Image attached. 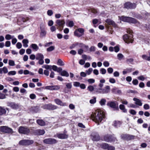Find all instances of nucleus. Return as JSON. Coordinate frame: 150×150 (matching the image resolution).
<instances>
[{
  "mask_svg": "<svg viewBox=\"0 0 150 150\" xmlns=\"http://www.w3.org/2000/svg\"><path fill=\"white\" fill-rule=\"evenodd\" d=\"M91 117L93 120L98 123V125H99V123L101 122L105 118V112L102 110L98 109L96 110L95 112L93 113L91 115Z\"/></svg>",
  "mask_w": 150,
  "mask_h": 150,
  "instance_id": "1",
  "label": "nucleus"
},
{
  "mask_svg": "<svg viewBox=\"0 0 150 150\" xmlns=\"http://www.w3.org/2000/svg\"><path fill=\"white\" fill-rule=\"evenodd\" d=\"M127 32L128 33L130 34V35H128L127 34L125 35L123 37V40L125 42L127 43H129L130 42L132 43L133 41V35L132 34V33H133L132 31L130 28H129L127 30Z\"/></svg>",
  "mask_w": 150,
  "mask_h": 150,
  "instance_id": "2",
  "label": "nucleus"
},
{
  "mask_svg": "<svg viewBox=\"0 0 150 150\" xmlns=\"http://www.w3.org/2000/svg\"><path fill=\"white\" fill-rule=\"evenodd\" d=\"M120 19L121 20L124 22L133 23H137V21L136 19L129 17L122 16L120 18Z\"/></svg>",
  "mask_w": 150,
  "mask_h": 150,
  "instance_id": "3",
  "label": "nucleus"
},
{
  "mask_svg": "<svg viewBox=\"0 0 150 150\" xmlns=\"http://www.w3.org/2000/svg\"><path fill=\"white\" fill-rule=\"evenodd\" d=\"M110 90V87L109 86H107L105 88H99L97 89L96 92L99 93L105 94L108 93Z\"/></svg>",
  "mask_w": 150,
  "mask_h": 150,
  "instance_id": "4",
  "label": "nucleus"
},
{
  "mask_svg": "<svg viewBox=\"0 0 150 150\" xmlns=\"http://www.w3.org/2000/svg\"><path fill=\"white\" fill-rule=\"evenodd\" d=\"M0 131L4 133L12 134L13 132L12 129L6 126H1L0 127Z\"/></svg>",
  "mask_w": 150,
  "mask_h": 150,
  "instance_id": "5",
  "label": "nucleus"
},
{
  "mask_svg": "<svg viewBox=\"0 0 150 150\" xmlns=\"http://www.w3.org/2000/svg\"><path fill=\"white\" fill-rule=\"evenodd\" d=\"M33 143L34 141L33 140L23 139L20 141L19 144L22 146H27L32 144Z\"/></svg>",
  "mask_w": 150,
  "mask_h": 150,
  "instance_id": "6",
  "label": "nucleus"
},
{
  "mask_svg": "<svg viewBox=\"0 0 150 150\" xmlns=\"http://www.w3.org/2000/svg\"><path fill=\"white\" fill-rule=\"evenodd\" d=\"M41 108L44 109L52 110L57 109L58 107L51 103H49L44 105L41 106Z\"/></svg>",
  "mask_w": 150,
  "mask_h": 150,
  "instance_id": "7",
  "label": "nucleus"
},
{
  "mask_svg": "<svg viewBox=\"0 0 150 150\" xmlns=\"http://www.w3.org/2000/svg\"><path fill=\"white\" fill-rule=\"evenodd\" d=\"M107 105L113 109L115 110H118V104L114 101H110L107 103Z\"/></svg>",
  "mask_w": 150,
  "mask_h": 150,
  "instance_id": "8",
  "label": "nucleus"
},
{
  "mask_svg": "<svg viewBox=\"0 0 150 150\" xmlns=\"http://www.w3.org/2000/svg\"><path fill=\"white\" fill-rule=\"evenodd\" d=\"M114 134L112 135H106L104 137V140L108 142H111L113 141H115L116 138L114 136Z\"/></svg>",
  "mask_w": 150,
  "mask_h": 150,
  "instance_id": "9",
  "label": "nucleus"
},
{
  "mask_svg": "<svg viewBox=\"0 0 150 150\" xmlns=\"http://www.w3.org/2000/svg\"><path fill=\"white\" fill-rule=\"evenodd\" d=\"M18 132L21 134H27L30 132V130L27 127L21 126L19 127Z\"/></svg>",
  "mask_w": 150,
  "mask_h": 150,
  "instance_id": "10",
  "label": "nucleus"
},
{
  "mask_svg": "<svg viewBox=\"0 0 150 150\" xmlns=\"http://www.w3.org/2000/svg\"><path fill=\"white\" fill-rule=\"evenodd\" d=\"M136 5L135 3H132L129 2L125 4L124 8L127 9H133L136 7Z\"/></svg>",
  "mask_w": 150,
  "mask_h": 150,
  "instance_id": "11",
  "label": "nucleus"
},
{
  "mask_svg": "<svg viewBox=\"0 0 150 150\" xmlns=\"http://www.w3.org/2000/svg\"><path fill=\"white\" fill-rule=\"evenodd\" d=\"M43 142L47 144H52L56 143L57 141L54 139L48 138L45 139Z\"/></svg>",
  "mask_w": 150,
  "mask_h": 150,
  "instance_id": "12",
  "label": "nucleus"
},
{
  "mask_svg": "<svg viewBox=\"0 0 150 150\" xmlns=\"http://www.w3.org/2000/svg\"><path fill=\"white\" fill-rule=\"evenodd\" d=\"M122 139L124 140H129L133 139L134 138V136L127 134H122L121 136Z\"/></svg>",
  "mask_w": 150,
  "mask_h": 150,
  "instance_id": "13",
  "label": "nucleus"
},
{
  "mask_svg": "<svg viewBox=\"0 0 150 150\" xmlns=\"http://www.w3.org/2000/svg\"><path fill=\"white\" fill-rule=\"evenodd\" d=\"M105 22L107 24H106V25L108 28H109V27L107 26V25H112L115 27L116 26V24L115 22L110 19H107L105 20Z\"/></svg>",
  "mask_w": 150,
  "mask_h": 150,
  "instance_id": "14",
  "label": "nucleus"
},
{
  "mask_svg": "<svg viewBox=\"0 0 150 150\" xmlns=\"http://www.w3.org/2000/svg\"><path fill=\"white\" fill-rule=\"evenodd\" d=\"M45 132L44 129H36L33 132V134L35 135H42L44 134Z\"/></svg>",
  "mask_w": 150,
  "mask_h": 150,
  "instance_id": "15",
  "label": "nucleus"
},
{
  "mask_svg": "<svg viewBox=\"0 0 150 150\" xmlns=\"http://www.w3.org/2000/svg\"><path fill=\"white\" fill-rule=\"evenodd\" d=\"M91 137H92V140L95 141H98L100 138L99 135L97 133L92 134Z\"/></svg>",
  "mask_w": 150,
  "mask_h": 150,
  "instance_id": "16",
  "label": "nucleus"
},
{
  "mask_svg": "<svg viewBox=\"0 0 150 150\" xmlns=\"http://www.w3.org/2000/svg\"><path fill=\"white\" fill-rule=\"evenodd\" d=\"M56 23L59 26L62 27V28L65 23L64 21L62 20H57L56 21Z\"/></svg>",
  "mask_w": 150,
  "mask_h": 150,
  "instance_id": "17",
  "label": "nucleus"
},
{
  "mask_svg": "<svg viewBox=\"0 0 150 150\" xmlns=\"http://www.w3.org/2000/svg\"><path fill=\"white\" fill-rule=\"evenodd\" d=\"M55 102L57 104L62 106H65L67 105L66 103H63L60 99L57 98L54 100Z\"/></svg>",
  "mask_w": 150,
  "mask_h": 150,
  "instance_id": "18",
  "label": "nucleus"
},
{
  "mask_svg": "<svg viewBox=\"0 0 150 150\" xmlns=\"http://www.w3.org/2000/svg\"><path fill=\"white\" fill-rule=\"evenodd\" d=\"M56 135L60 139H66L68 137L67 135L64 133H57V134Z\"/></svg>",
  "mask_w": 150,
  "mask_h": 150,
  "instance_id": "19",
  "label": "nucleus"
},
{
  "mask_svg": "<svg viewBox=\"0 0 150 150\" xmlns=\"http://www.w3.org/2000/svg\"><path fill=\"white\" fill-rule=\"evenodd\" d=\"M30 110L34 112H37L40 110L38 106H33L30 108Z\"/></svg>",
  "mask_w": 150,
  "mask_h": 150,
  "instance_id": "20",
  "label": "nucleus"
},
{
  "mask_svg": "<svg viewBox=\"0 0 150 150\" xmlns=\"http://www.w3.org/2000/svg\"><path fill=\"white\" fill-rule=\"evenodd\" d=\"M37 123L40 126H43L46 125L45 122L42 119H38L36 120Z\"/></svg>",
  "mask_w": 150,
  "mask_h": 150,
  "instance_id": "21",
  "label": "nucleus"
},
{
  "mask_svg": "<svg viewBox=\"0 0 150 150\" xmlns=\"http://www.w3.org/2000/svg\"><path fill=\"white\" fill-rule=\"evenodd\" d=\"M43 55L41 53H38L36 55V59L37 60H39L42 59H44Z\"/></svg>",
  "mask_w": 150,
  "mask_h": 150,
  "instance_id": "22",
  "label": "nucleus"
},
{
  "mask_svg": "<svg viewBox=\"0 0 150 150\" xmlns=\"http://www.w3.org/2000/svg\"><path fill=\"white\" fill-rule=\"evenodd\" d=\"M133 100L134 101H135V103L136 105H138L140 106L142 105V103L139 99L136 98H134Z\"/></svg>",
  "mask_w": 150,
  "mask_h": 150,
  "instance_id": "23",
  "label": "nucleus"
},
{
  "mask_svg": "<svg viewBox=\"0 0 150 150\" xmlns=\"http://www.w3.org/2000/svg\"><path fill=\"white\" fill-rule=\"evenodd\" d=\"M149 56H147L146 54L142 55V57L144 60L149 61H150V52H149Z\"/></svg>",
  "mask_w": 150,
  "mask_h": 150,
  "instance_id": "24",
  "label": "nucleus"
},
{
  "mask_svg": "<svg viewBox=\"0 0 150 150\" xmlns=\"http://www.w3.org/2000/svg\"><path fill=\"white\" fill-rule=\"evenodd\" d=\"M60 74L62 76L68 77L69 76V73L65 70H63L60 73Z\"/></svg>",
  "mask_w": 150,
  "mask_h": 150,
  "instance_id": "25",
  "label": "nucleus"
},
{
  "mask_svg": "<svg viewBox=\"0 0 150 150\" xmlns=\"http://www.w3.org/2000/svg\"><path fill=\"white\" fill-rule=\"evenodd\" d=\"M31 47L35 51H37L39 49L38 46L35 44H32L31 45Z\"/></svg>",
  "mask_w": 150,
  "mask_h": 150,
  "instance_id": "26",
  "label": "nucleus"
},
{
  "mask_svg": "<svg viewBox=\"0 0 150 150\" xmlns=\"http://www.w3.org/2000/svg\"><path fill=\"white\" fill-rule=\"evenodd\" d=\"M22 43L23 44V46L25 47H28V41L27 39H24L22 41Z\"/></svg>",
  "mask_w": 150,
  "mask_h": 150,
  "instance_id": "27",
  "label": "nucleus"
},
{
  "mask_svg": "<svg viewBox=\"0 0 150 150\" xmlns=\"http://www.w3.org/2000/svg\"><path fill=\"white\" fill-rule=\"evenodd\" d=\"M77 46H78L79 47H85L86 49H88V46L85 45L82 43L77 42Z\"/></svg>",
  "mask_w": 150,
  "mask_h": 150,
  "instance_id": "28",
  "label": "nucleus"
},
{
  "mask_svg": "<svg viewBox=\"0 0 150 150\" xmlns=\"http://www.w3.org/2000/svg\"><path fill=\"white\" fill-rule=\"evenodd\" d=\"M9 106L12 108L14 109H16L18 108V106L17 105L13 103H10Z\"/></svg>",
  "mask_w": 150,
  "mask_h": 150,
  "instance_id": "29",
  "label": "nucleus"
},
{
  "mask_svg": "<svg viewBox=\"0 0 150 150\" xmlns=\"http://www.w3.org/2000/svg\"><path fill=\"white\" fill-rule=\"evenodd\" d=\"M121 124V123L119 121H115L114 122V126L116 127H120Z\"/></svg>",
  "mask_w": 150,
  "mask_h": 150,
  "instance_id": "30",
  "label": "nucleus"
},
{
  "mask_svg": "<svg viewBox=\"0 0 150 150\" xmlns=\"http://www.w3.org/2000/svg\"><path fill=\"white\" fill-rule=\"evenodd\" d=\"M119 108L124 112H127V110L125 108V106L122 104H121L119 106Z\"/></svg>",
  "mask_w": 150,
  "mask_h": 150,
  "instance_id": "31",
  "label": "nucleus"
},
{
  "mask_svg": "<svg viewBox=\"0 0 150 150\" xmlns=\"http://www.w3.org/2000/svg\"><path fill=\"white\" fill-rule=\"evenodd\" d=\"M6 110L2 107L0 106V115H2L6 113Z\"/></svg>",
  "mask_w": 150,
  "mask_h": 150,
  "instance_id": "32",
  "label": "nucleus"
},
{
  "mask_svg": "<svg viewBox=\"0 0 150 150\" xmlns=\"http://www.w3.org/2000/svg\"><path fill=\"white\" fill-rule=\"evenodd\" d=\"M106 102V100L104 98L102 99L99 102V103L101 106L105 105Z\"/></svg>",
  "mask_w": 150,
  "mask_h": 150,
  "instance_id": "33",
  "label": "nucleus"
},
{
  "mask_svg": "<svg viewBox=\"0 0 150 150\" xmlns=\"http://www.w3.org/2000/svg\"><path fill=\"white\" fill-rule=\"evenodd\" d=\"M108 146L109 145L105 143H103L101 145V146L104 149H108Z\"/></svg>",
  "mask_w": 150,
  "mask_h": 150,
  "instance_id": "34",
  "label": "nucleus"
},
{
  "mask_svg": "<svg viewBox=\"0 0 150 150\" xmlns=\"http://www.w3.org/2000/svg\"><path fill=\"white\" fill-rule=\"evenodd\" d=\"M46 33V32L44 30H41L40 34V37H43L45 36Z\"/></svg>",
  "mask_w": 150,
  "mask_h": 150,
  "instance_id": "35",
  "label": "nucleus"
},
{
  "mask_svg": "<svg viewBox=\"0 0 150 150\" xmlns=\"http://www.w3.org/2000/svg\"><path fill=\"white\" fill-rule=\"evenodd\" d=\"M57 64L60 66H63L64 65V63L63 61L60 59H59L57 62Z\"/></svg>",
  "mask_w": 150,
  "mask_h": 150,
  "instance_id": "36",
  "label": "nucleus"
},
{
  "mask_svg": "<svg viewBox=\"0 0 150 150\" xmlns=\"http://www.w3.org/2000/svg\"><path fill=\"white\" fill-rule=\"evenodd\" d=\"M54 46H51L47 49V51L48 52H51L54 50Z\"/></svg>",
  "mask_w": 150,
  "mask_h": 150,
  "instance_id": "37",
  "label": "nucleus"
},
{
  "mask_svg": "<svg viewBox=\"0 0 150 150\" xmlns=\"http://www.w3.org/2000/svg\"><path fill=\"white\" fill-rule=\"evenodd\" d=\"M93 71L92 68H89L88 70H86V74L88 75H90Z\"/></svg>",
  "mask_w": 150,
  "mask_h": 150,
  "instance_id": "38",
  "label": "nucleus"
},
{
  "mask_svg": "<svg viewBox=\"0 0 150 150\" xmlns=\"http://www.w3.org/2000/svg\"><path fill=\"white\" fill-rule=\"evenodd\" d=\"M66 86L67 88L68 89H70L72 88V85L71 83H66Z\"/></svg>",
  "mask_w": 150,
  "mask_h": 150,
  "instance_id": "39",
  "label": "nucleus"
},
{
  "mask_svg": "<svg viewBox=\"0 0 150 150\" xmlns=\"http://www.w3.org/2000/svg\"><path fill=\"white\" fill-rule=\"evenodd\" d=\"M13 37L14 36H13L12 37L11 35L9 34H7L6 35L5 38L6 40H9L13 38Z\"/></svg>",
  "mask_w": 150,
  "mask_h": 150,
  "instance_id": "40",
  "label": "nucleus"
},
{
  "mask_svg": "<svg viewBox=\"0 0 150 150\" xmlns=\"http://www.w3.org/2000/svg\"><path fill=\"white\" fill-rule=\"evenodd\" d=\"M90 103L91 104H94L96 102V98L94 97H93V99H91L90 100Z\"/></svg>",
  "mask_w": 150,
  "mask_h": 150,
  "instance_id": "41",
  "label": "nucleus"
},
{
  "mask_svg": "<svg viewBox=\"0 0 150 150\" xmlns=\"http://www.w3.org/2000/svg\"><path fill=\"white\" fill-rule=\"evenodd\" d=\"M52 90H57L59 89L60 87L58 85L52 86Z\"/></svg>",
  "mask_w": 150,
  "mask_h": 150,
  "instance_id": "42",
  "label": "nucleus"
},
{
  "mask_svg": "<svg viewBox=\"0 0 150 150\" xmlns=\"http://www.w3.org/2000/svg\"><path fill=\"white\" fill-rule=\"evenodd\" d=\"M134 59L132 58L128 59L126 60V62L127 64H129V63H132Z\"/></svg>",
  "mask_w": 150,
  "mask_h": 150,
  "instance_id": "43",
  "label": "nucleus"
},
{
  "mask_svg": "<svg viewBox=\"0 0 150 150\" xmlns=\"http://www.w3.org/2000/svg\"><path fill=\"white\" fill-rule=\"evenodd\" d=\"M117 57L118 59L119 60H121L124 57V56L122 54L119 53L117 54Z\"/></svg>",
  "mask_w": 150,
  "mask_h": 150,
  "instance_id": "44",
  "label": "nucleus"
},
{
  "mask_svg": "<svg viewBox=\"0 0 150 150\" xmlns=\"http://www.w3.org/2000/svg\"><path fill=\"white\" fill-rule=\"evenodd\" d=\"M100 72L102 74H104L106 72V71L105 69L104 68H101L100 70Z\"/></svg>",
  "mask_w": 150,
  "mask_h": 150,
  "instance_id": "45",
  "label": "nucleus"
},
{
  "mask_svg": "<svg viewBox=\"0 0 150 150\" xmlns=\"http://www.w3.org/2000/svg\"><path fill=\"white\" fill-rule=\"evenodd\" d=\"M87 81L90 83L92 84L93 83L95 82V80L93 79H90L87 80Z\"/></svg>",
  "mask_w": 150,
  "mask_h": 150,
  "instance_id": "46",
  "label": "nucleus"
},
{
  "mask_svg": "<svg viewBox=\"0 0 150 150\" xmlns=\"http://www.w3.org/2000/svg\"><path fill=\"white\" fill-rule=\"evenodd\" d=\"M90 91L92 92L94 90V88L91 85L88 86L87 88Z\"/></svg>",
  "mask_w": 150,
  "mask_h": 150,
  "instance_id": "47",
  "label": "nucleus"
},
{
  "mask_svg": "<svg viewBox=\"0 0 150 150\" xmlns=\"http://www.w3.org/2000/svg\"><path fill=\"white\" fill-rule=\"evenodd\" d=\"M9 64L11 66H14L15 65L14 61L12 60H9Z\"/></svg>",
  "mask_w": 150,
  "mask_h": 150,
  "instance_id": "48",
  "label": "nucleus"
},
{
  "mask_svg": "<svg viewBox=\"0 0 150 150\" xmlns=\"http://www.w3.org/2000/svg\"><path fill=\"white\" fill-rule=\"evenodd\" d=\"M80 83L79 82H74L73 85L75 87H78L80 86Z\"/></svg>",
  "mask_w": 150,
  "mask_h": 150,
  "instance_id": "49",
  "label": "nucleus"
},
{
  "mask_svg": "<svg viewBox=\"0 0 150 150\" xmlns=\"http://www.w3.org/2000/svg\"><path fill=\"white\" fill-rule=\"evenodd\" d=\"M16 46L18 49H20L21 48L22 45L21 42H18L16 45Z\"/></svg>",
  "mask_w": 150,
  "mask_h": 150,
  "instance_id": "50",
  "label": "nucleus"
},
{
  "mask_svg": "<svg viewBox=\"0 0 150 150\" xmlns=\"http://www.w3.org/2000/svg\"><path fill=\"white\" fill-rule=\"evenodd\" d=\"M113 69L111 67L108 68L107 69L108 72L109 74L112 73L113 72Z\"/></svg>",
  "mask_w": 150,
  "mask_h": 150,
  "instance_id": "51",
  "label": "nucleus"
},
{
  "mask_svg": "<svg viewBox=\"0 0 150 150\" xmlns=\"http://www.w3.org/2000/svg\"><path fill=\"white\" fill-rule=\"evenodd\" d=\"M109 81L110 83H115L116 82L115 79L112 78H110Z\"/></svg>",
  "mask_w": 150,
  "mask_h": 150,
  "instance_id": "52",
  "label": "nucleus"
},
{
  "mask_svg": "<svg viewBox=\"0 0 150 150\" xmlns=\"http://www.w3.org/2000/svg\"><path fill=\"white\" fill-rule=\"evenodd\" d=\"M132 83L135 85H137L138 83V81L137 79H134L132 81Z\"/></svg>",
  "mask_w": 150,
  "mask_h": 150,
  "instance_id": "53",
  "label": "nucleus"
},
{
  "mask_svg": "<svg viewBox=\"0 0 150 150\" xmlns=\"http://www.w3.org/2000/svg\"><path fill=\"white\" fill-rule=\"evenodd\" d=\"M30 97L32 99H34L36 98V96L34 94H31L30 95Z\"/></svg>",
  "mask_w": 150,
  "mask_h": 150,
  "instance_id": "54",
  "label": "nucleus"
},
{
  "mask_svg": "<svg viewBox=\"0 0 150 150\" xmlns=\"http://www.w3.org/2000/svg\"><path fill=\"white\" fill-rule=\"evenodd\" d=\"M16 73L15 71H11L8 72V74L9 75H14L16 74Z\"/></svg>",
  "mask_w": 150,
  "mask_h": 150,
  "instance_id": "55",
  "label": "nucleus"
},
{
  "mask_svg": "<svg viewBox=\"0 0 150 150\" xmlns=\"http://www.w3.org/2000/svg\"><path fill=\"white\" fill-rule=\"evenodd\" d=\"M144 108L145 110H148L149 109L150 107L148 104H146L144 105Z\"/></svg>",
  "mask_w": 150,
  "mask_h": 150,
  "instance_id": "56",
  "label": "nucleus"
},
{
  "mask_svg": "<svg viewBox=\"0 0 150 150\" xmlns=\"http://www.w3.org/2000/svg\"><path fill=\"white\" fill-rule=\"evenodd\" d=\"M36 59V56L34 54H32L30 56V59L31 60H34Z\"/></svg>",
  "mask_w": 150,
  "mask_h": 150,
  "instance_id": "57",
  "label": "nucleus"
},
{
  "mask_svg": "<svg viewBox=\"0 0 150 150\" xmlns=\"http://www.w3.org/2000/svg\"><path fill=\"white\" fill-rule=\"evenodd\" d=\"M96 50V48L94 46H91L89 49V50L90 52H94Z\"/></svg>",
  "mask_w": 150,
  "mask_h": 150,
  "instance_id": "58",
  "label": "nucleus"
},
{
  "mask_svg": "<svg viewBox=\"0 0 150 150\" xmlns=\"http://www.w3.org/2000/svg\"><path fill=\"white\" fill-rule=\"evenodd\" d=\"M53 13L52 10H48L47 11V14L50 16H51L53 14Z\"/></svg>",
  "mask_w": 150,
  "mask_h": 150,
  "instance_id": "59",
  "label": "nucleus"
},
{
  "mask_svg": "<svg viewBox=\"0 0 150 150\" xmlns=\"http://www.w3.org/2000/svg\"><path fill=\"white\" fill-rule=\"evenodd\" d=\"M29 18L28 17H23L22 18L21 21L23 22H25L29 20Z\"/></svg>",
  "mask_w": 150,
  "mask_h": 150,
  "instance_id": "60",
  "label": "nucleus"
},
{
  "mask_svg": "<svg viewBox=\"0 0 150 150\" xmlns=\"http://www.w3.org/2000/svg\"><path fill=\"white\" fill-rule=\"evenodd\" d=\"M138 79L139 80H141L142 81H143L145 80V78L142 75L139 76L138 77Z\"/></svg>",
  "mask_w": 150,
  "mask_h": 150,
  "instance_id": "61",
  "label": "nucleus"
},
{
  "mask_svg": "<svg viewBox=\"0 0 150 150\" xmlns=\"http://www.w3.org/2000/svg\"><path fill=\"white\" fill-rule=\"evenodd\" d=\"M119 75V73L117 71H115L113 73V75L115 77H118Z\"/></svg>",
  "mask_w": 150,
  "mask_h": 150,
  "instance_id": "62",
  "label": "nucleus"
},
{
  "mask_svg": "<svg viewBox=\"0 0 150 150\" xmlns=\"http://www.w3.org/2000/svg\"><path fill=\"white\" fill-rule=\"evenodd\" d=\"M104 66L105 67H108L109 65V63L107 61H105L103 63Z\"/></svg>",
  "mask_w": 150,
  "mask_h": 150,
  "instance_id": "63",
  "label": "nucleus"
},
{
  "mask_svg": "<svg viewBox=\"0 0 150 150\" xmlns=\"http://www.w3.org/2000/svg\"><path fill=\"white\" fill-rule=\"evenodd\" d=\"M114 50H115V52H117L118 51H119L120 50V48H119V47L118 46H116L115 47H114Z\"/></svg>",
  "mask_w": 150,
  "mask_h": 150,
  "instance_id": "64",
  "label": "nucleus"
}]
</instances>
